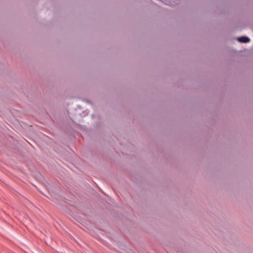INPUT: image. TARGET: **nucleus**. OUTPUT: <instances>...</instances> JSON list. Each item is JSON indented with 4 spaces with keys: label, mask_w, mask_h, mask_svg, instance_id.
Segmentation results:
<instances>
[{
    "label": "nucleus",
    "mask_w": 253,
    "mask_h": 253,
    "mask_svg": "<svg viewBox=\"0 0 253 253\" xmlns=\"http://www.w3.org/2000/svg\"><path fill=\"white\" fill-rule=\"evenodd\" d=\"M238 41L240 42L247 43L250 41V40L247 37H242L239 38Z\"/></svg>",
    "instance_id": "f257e3e1"
},
{
    "label": "nucleus",
    "mask_w": 253,
    "mask_h": 253,
    "mask_svg": "<svg viewBox=\"0 0 253 253\" xmlns=\"http://www.w3.org/2000/svg\"><path fill=\"white\" fill-rule=\"evenodd\" d=\"M84 101L88 103H91V102L88 99H85Z\"/></svg>",
    "instance_id": "f03ea898"
},
{
    "label": "nucleus",
    "mask_w": 253,
    "mask_h": 253,
    "mask_svg": "<svg viewBox=\"0 0 253 253\" xmlns=\"http://www.w3.org/2000/svg\"><path fill=\"white\" fill-rule=\"evenodd\" d=\"M45 243L47 244V245H48V243L49 242V241L48 240H47L46 241H45Z\"/></svg>",
    "instance_id": "7ed1b4c3"
}]
</instances>
